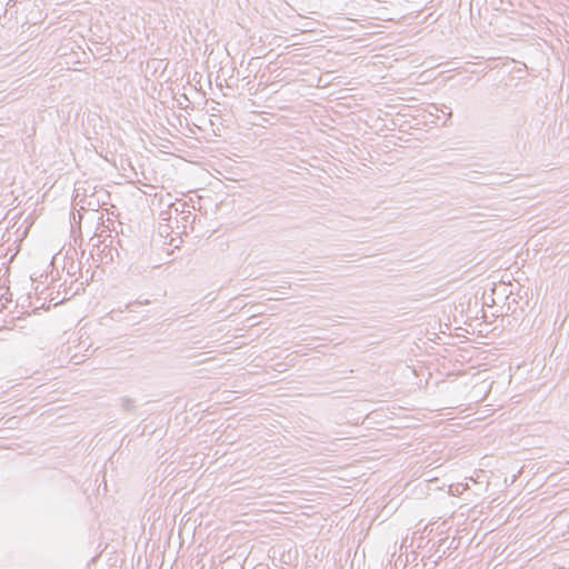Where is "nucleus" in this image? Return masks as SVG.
<instances>
[{"label":"nucleus","instance_id":"1","mask_svg":"<svg viewBox=\"0 0 569 569\" xmlns=\"http://www.w3.org/2000/svg\"><path fill=\"white\" fill-rule=\"evenodd\" d=\"M73 206L79 207L81 210H84L86 206H88V207L98 206V201H93L92 197L89 200H87L86 193L81 194L80 189H76V196L73 198Z\"/></svg>","mask_w":569,"mask_h":569},{"label":"nucleus","instance_id":"2","mask_svg":"<svg viewBox=\"0 0 569 569\" xmlns=\"http://www.w3.org/2000/svg\"><path fill=\"white\" fill-rule=\"evenodd\" d=\"M431 108H433L436 111H440L442 112L443 114H447L448 118L451 117L452 112H451V109L449 107H447L446 104H441L440 107L437 106L436 103H432L431 104Z\"/></svg>","mask_w":569,"mask_h":569},{"label":"nucleus","instance_id":"3","mask_svg":"<svg viewBox=\"0 0 569 569\" xmlns=\"http://www.w3.org/2000/svg\"><path fill=\"white\" fill-rule=\"evenodd\" d=\"M148 303H150V301H149V300H144L143 302H141V301H134V302H132V303L127 305V309H128V310H130V311H133V309H131V307H132V306H136V305L141 306V305H148Z\"/></svg>","mask_w":569,"mask_h":569},{"label":"nucleus","instance_id":"4","mask_svg":"<svg viewBox=\"0 0 569 569\" xmlns=\"http://www.w3.org/2000/svg\"><path fill=\"white\" fill-rule=\"evenodd\" d=\"M16 0H9L8 4H10V2H14Z\"/></svg>","mask_w":569,"mask_h":569}]
</instances>
